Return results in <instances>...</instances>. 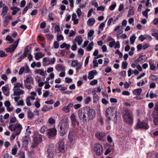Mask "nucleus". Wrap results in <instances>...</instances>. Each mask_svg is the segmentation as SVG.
I'll use <instances>...</instances> for the list:
<instances>
[{
	"mask_svg": "<svg viewBox=\"0 0 158 158\" xmlns=\"http://www.w3.org/2000/svg\"><path fill=\"white\" fill-rule=\"evenodd\" d=\"M16 118L15 117H13L10 120V124H12L15 123L16 122Z\"/></svg>",
	"mask_w": 158,
	"mask_h": 158,
	"instance_id": "62",
	"label": "nucleus"
},
{
	"mask_svg": "<svg viewBox=\"0 0 158 158\" xmlns=\"http://www.w3.org/2000/svg\"><path fill=\"white\" fill-rule=\"evenodd\" d=\"M56 40L58 42L60 41L61 40H64L63 36L62 35H57Z\"/></svg>",
	"mask_w": 158,
	"mask_h": 158,
	"instance_id": "55",
	"label": "nucleus"
},
{
	"mask_svg": "<svg viewBox=\"0 0 158 158\" xmlns=\"http://www.w3.org/2000/svg\"><path fill=\"white\" fill-rule=\"evenodd\" d=\"M94 101V102H97L99 99V97L97 94L93 95Z\"/></svg>",
	"mask_w": 158,
	"mask_h": 158,
	"instance_id": "58",
	"label": "nucleus"
},
{
	"mask_svg": "<svg viewBox=\"0 0 158 158\" xmlns=\"http://www.w3.org/2000/svg\"><path fill=\"white\" fill-rule=\"evenodd\" d=\"M53 109L52 106L48 107L47 106H45L42 108V110L43 111H47L51 110Z\"/></svg>",
	"mask_w": 158,
	"mask_h": 158,
	"instance_id": "37",
	"label": "nucleus"
},
{
	"mask_svg": "<svg viewBox=\"0 0 158 158\" xmlns=\"http://www.w3.org/2000/svg\"><path fill=\"white\" fill-rule=\"evenodd\" d=\"M95 20L94 19H89L87 22V24L89 26H91L95 23Z\"/></svg>",
	"mask_w": 158,
	"mask_h": 158,
	"instance_id": "33",
	"label": "nucleus"
},
{
	"mask_svg": "<svg viewBox=\"0 0 158 158\" xmlns=\"http://www.w3.org/2000/svg\"><path fill=\"white\" fill-rule=\"evenodd\" d=\"M78 61L77 60H74L72 61L71 65L72 67H75L78 64Z\"/></svg>",
	"mask_w": 158,
	"mask_h": 158,
	"instance_id": "46",
	"label": "nucleus"
},
{
	"mask_svg": "<svg viewBox=\"0 0 158 158\" xmlns=\"http://www.w3.org/2000/svg\"><path fill=\"white\" fill-rule=\"evenodd\" d=\"M149 126L147 123H145L143 122H139L138 121L135 128L147 129L149 128Z\"/></svg>",
	"mask_w": 158,
	"mask_h": 158,
	"instance_id": "17",
	"label": "nucleus"
},
{
	"mask_svg": "<svg viewBox=\"0 0 158 158\" xmlns=\"http://www.w3.org/2000/svg\"><path fill=\"white\" fill-rule=\"evenodd\" d=\"M93 42H90L86 48V50L88 51H91L93 49Z\"/></svg>",
	"mask_w": 158,
	"mask_h": 158,
	"instance_id": "40",
	"label": "nucleus"
},
{
	"mask_svg": "<svg viewBox=\"0 0 158 158\" xmlns=\"http://www.w3.org/2000/svg\"><path fill=\"white\" fill-rule=\"evenodd\" d=\"M134 15V10L133 7L130 6V7L128 14L127 15L128 17H130L133 16Z\"/></svg>",
	"mask_w": 158,
	"mask_h": 158,
	"instance_id": "24",
	"label": "nucleus"
},
{
	"mask_svg": "<svg viewBox=\"0 0 158 158\" xmlns=\"http://www.w3.org/2000/svg\"><path fill=\"white\" fill-rule=\"evenodd\" d=\"M23 81L24 86L27 89H30L33 88L31 85L34 84V80L31 75L27 76L26 79Z\"/></svg>",
	"mask_w": 158,
	"mask_h": 158,
	"instance_id": "7",
	"label": "nucleus"
},
{
	"mask_svg": "<svg viewBox=\"0 0 158 158\" xmlns=\"http://www.w3.org/2000/svg\"><path fill=\"white\" fill-rule=\"evenodd\" d=\"M107 20V19H106L104 22H102L100 24L98 27L99 30H101V31H102L103 30V28L105 26V23H106Z\"/></svg>",
	"mask_w": 158,
	"mask_h": 158,
	"instance_id": "45",
	"label": "nucleus"
},
{
	"mask_svg": "<svg viewBox=\"0 0 158 158\" xmlns=\"http://www.w3.org/2000/svg\"><path fill=\"white\" fill-rule=\"evenodd\" d=\"M8 128L11 131H15L10 138V139L12 140L15 139L16 136L20 134L22 129V127L19 123H18L15 124L9 125Z\"/></svg>",
	"mask_w": 158,
	"mask_h": 158,
	"instance_id": "2",
	"label": "nucleus"
},
{
	"mask_svg": "<svg viewBox=\"0 0 158 158\" xmlns=\"http://www.w3.org/2000/svg\"><path fill=\"white\" fill-rule=\"evenodd\" d=\"M146 60V57L145 55H143L139 56L136 60V61L138 62H141L143 61H145Z\"/></svg>",
	"mask_w": 158,
	"mask_h": 158,
	"instance_id": "30",
	"label": "nucleus"
},
{
	"mask_svg": "<svg viewBox=\"0 0 158 158\" xmlns=\"http://www.w3.org/2000/svg\"><path fill=\"white\" fill-rule=\"evenodd\" d=\"M70 118L73 126L75 127L76 126H78L79 125V122L76 116L74 113H73L71 114Z\"/></svg>",
	"mask_w": 158,
	"mask_h": 158,
	"instance_id": "13",
	"label": "nucleus"
},
{
	"mask_svg": "<svg viewBox=\"0 0 158 158\" xmlns=\"http://www.w3.org/2000/svg\"><path fill=\"white\" fill-rule=\"evenodd\" d=\"M35 73L36 74H39L42 76H44L47 74L46 71H44L43 69L42 70L41 69L36 70L35 71Z\"/></svg>",
	"mask_w": 158,
	"mask_h": 158,
	"instance_id": "22",
	"label": "nucleus"
},
{
	"mask_svg": "<svg viewBox=\"0 0 158 158\" xmlns=\"http://www.w3.org/2000/svg\"><path fill=\"white\" fill-rule=\"evenodd\" d=\"M10 9L13 10V12L12 13V15H15L17 14V12L20 10V9L14 6L11 7Z\"/></svg>",
	"mask_w": 158,
	"mask_h": 158,
	"instance_id": "26",
	"label": "nucleus"
},
{
	"mask_svg": "<svg viewBox=\"0 0 158 158\" xmlns=\"http://www.w3.org/2000/svg\"><path fill=\"white\" fill-rule=\"evenodd\" d=\"M75 40L76 41L79 45H81L82 41V39L81 36H77L75 38Z\"/></svg>",
	"mask_w": 158,
	"mask_h": 158,
	"instance_id": "29",
	"label": "nucleus"
},
{
	"mask_svg": "<svg viewBox=\"0 0 158 158\" xmlns=\"http://www.w3.org/2000/svg\"><path fill=\"white\" fill-rule=\"evenodd\" d=\"M123 118L124 122L129 125L133 123V117L132 113L128 109H125L123 112Z\"/></svg>",
	"mask_w": 158,
	"mask_h": 158,
	"instance_id": "4",
	"label": "nucleus"
},
{
	"mask_svg": "<svg viewBox=\"0 0 158 158\" xmlns=\"http://www.w3.org/2000/svg\"><path fill=\"white\" fill-rule=\"evenodd\" d=\"M20 88L22 89L24 88L22 83L17 82L14 84V87L13 89V90L14 91L13 96H18L24 94V91L20 89Z\"/></svg>",
	"mask_w": 158,
	"mask_h": 158,
	"instance_id": "3",
	"label": "nucleus"
},
{
	"mask_svg": "<svg viewBox=\"0 0 158 158\" xmlns=\"http://www.w3.org/2000/svg\"><path fill=\"white\" fill-rule=\"evenodd\" d=\"M153 113L155 115H158V104L156 105V108Z\"/></svg>",
	"mask_w": 158,
	"mask_h": 158,
	"instance_id": "64",
	"label": "nucleus"
},
{
	"mask_svg": "<svg viewBox=\"0 0 158 158\" xmlns=\"http://www.w3.org/2000/svg\"><path fill=\"white\" fill-rule=\"evenodd\" d=\"M85 107L78 110L77 115L79 119L82 122H86L87 118Z\"/></svg>",
	"mask_w": 158,
	"mask_h": 158,
	"instance_id": "6",
	"label": "nucleus"
},
{
	"mask_svg": "<svg viewBox=\"0 0 158 158\" xmlns=\"http://www.w3.org/2000/svg\"><path fill=\"white\" fill-rule=\"evenodd\" d=\"M94 33V31L93 30H91L88 33V39H89V38H90L92 36Z\"/></svg>",
	"mask_w": 158,
	"mask_h": 158,
	"instance_id": "49",
	"label": "nucleus"
},
{
	"mask_svg": "<svg viewBox=\"0 0 158 158\" xmlns=\"http://www.w3.org/2000/svg\"><path fill=\"white\" fill-rule=\"evenodd\" d=\"M86 114L88 115L87 118L89 120H92L95 117L96 112L95 110L91 109L89 107H85Z\"/></svg>",
	"mask_w": 158,
	"mask_h": 158,
	"instance_id": "8",
	"label": "nucleus"
},
{
	"mask_svg": "<svg viewBox=\"0 0 158 158\" xmlns=\"http://www.w3.org/2000/svg\"><path fill=\"white\" fill-rule=\"evenodd\" d=\"M142 91L141 88H138L134 90L133 91V93L135 95H139L140 94Z\"/></svg>",
	"mask_w": 158,
	"mask_h": 158,
	"instance_id": "28",
	"label": "nucleus"
},
{
	"mask_svg": "<svg viewBox=\"0 0 158 158\" xmlns=\"http://www.w3.org/2000/svg\"><path fill=\"white\" fill-rule=\"evenodd\" d=\"M68 138L71 143L73 144L74 143V138L72 132H69L68 135Z\"/></svg>",
	"mask_w": 158,
	"mask_h": 158,
	"instance_id": "23",
	"label": "nucleus"
},
{
	"mask_svg": "<svg viewBox=\"0 0 158 158\" xmlns=\"http://www.w3.org/2000/svg\"><path fill=\"white\" fill-rule=\"evenodd\" d=\"M73 103L69 104L67 106L63 107L62 108V110L66 113H68L70 111V108L73 107Z\"/></svg>",
	"mask_w": 158,
	"mask_h": 158,
	"instance_id": "18",
	"label": "nucleus"
},
{
	"mask_svg": "<svg viewBox=\"0 0 158 158\" xmlns=\"http://www.w3.org/2000/svg\"><path fill=\"white\" fill-rule=\"evenodd\" d=\"M56 59L55 57L53 58L44 57L43 59V66H45L50 65H53L56 62Z\"/></svg>",
	"mask_w": 158,
	"mask_h": 158,
	"instance_id": "9",
	"label": "nucleus"
},
{
	"mask_svg": "<svg viewBox=\"0 0 158 158\" xmlns=\"http://www.w3.org/2000/svg\"><path fill=\"white\" fill-rule=\"evenodd\" d=\"M58 149L59 151L64 152H65L64 139H60L58 141Z\"/></svg>",
	"mask_w": 158,
	"mask_h": 158,
	"instance_id": "14",
	"label": "nucleus"
},
{
	"mask_svg": "<svg viewBox=\"0 0 158 158\" xmlns=\"http://www.w3.org/2000/svg\"><path fill=\"white\" fill-rule=\"evenodd\" d=\"M6 40L7 41H9L10 43H11L14 41V40L9 35H7L6 37Z\"/></svg>",
	"mask_w": 158,
	"mask_h": 158,
	"instance_id": "43",
	"label": "nucleus"
},
{
	"mask_svg": "<svg viewBox=\"0 0 158 158\" xmlns=\"http://www.w3.org/2000/svg\"><path fill=\"white\" fill-rule=\"evenodd\" d=\"M18 148L17 147L15 146L11 150V153L12 155H15L17 154Z\"/></svg>",
	"mask_w": 158,
	"mask_h": 158,
	"instance_id": "41",
	"label": "nucleus"
},
{
	"mask_svg": "<svg viewBox=\"0 0 158 158\" xmlns=\"http://www.w3.org/2000/svg\"><path fill=\"white\" fill-rule=\"evenodd\" d=\"M28 109L29 111L27 114V117L29 119H31L33 118L34 114L29 110V108Z\"/></svg>",
	"mask_w": 158,
	"mask_h": 158,
	"instance_id": "34",
	"label": "nucleus"
},
{
	"mask_svg": "<svg viewBox=\"0 0 158 158\" xmlns=\"http://www.w3.org/2000/svg\"><path fill=\"white\" fill-rule=\"evenodd\" d=\"M111 39L113 41L110 42L109 45V46L111 48H113L115 44V41L114 40L113 38H111Z\"/></svg>",
	"mask_w": 158,
	"mask_h": 158,
	"instance_id": "52",
	"label": "nucleus"
},
{
	"mask_svg": "<svg viewBox=\"0 0 158 158\" xmlns=\"http://www.w3.org/2000/svg\"><path fill=\"white\" fill-rule=\"evenodd\" d=\"M48 129L47 128V126H44L42 127L40 130V132L43 134H44L45 132H46L48 130Z\"/></svg>",
	"mask_w": 158,
	"mask_h": 158,
	"instance_id": "38",
	"label": "nucleus"
},
{
	"mask_svg": "<svg viewBox=\"0 0 158 158\" xmlns=\"http://www.w3.org/2000/svg\"><path fill=\"white\" fill-rule=\"evenodd\" d=\"M19 39L15 41L13 45H10L9 48H6L5 50L7 52H11L14 51L17 46Z\"/></svg>",
	"mask_w": 158,
	"mask_h": 158,
	"instance_id": "15",
	"label": "nucleus"
},
{
	"mask_svg": "<svg viewBox=\"0 0 158 158\" xmlns=\"http://www.w3.org/2000/svg\"><path fill=\"white\" fill-rule=\"evenodd\" d=\"M45 36L48 40L50 41L52 40L54 38V36L53 35L49 34H46Z\"/></svg>",
	"mask_w": 158,
	"mask_h": 158,
	"instance_id": "44",
	"label": "nucleus"
},
{
	"mask_svg": "<svg viewBox=\"0 0 158 158\" xmlns=\"http://www.w3.org/2000/svg\"><path fill=\"white\" fill-rule=\"evenodd\" d=\"M97 72L96 70H92L89 73L88 78L89 80L93 79L94 77V75L97 74Z\"/></svg>",
	"mask_w": 158,
	"mask_h": 158,
	"instance_id": "20",
	"label": "nucleus"
},
{
	"mask_svg": "<svg viewBox=\"0 0 158 158\" xmlns=\"http://www.w3.org/2000/svg\"><path fill=\"white\" fill-rule=\"evenodd\" d=\"M95 136L97 139L101 141H104L106 139V135L105 133L97 132L95 133Z\"/></svg>",
	"mask_w": 158,
	"mask_h": 158,
	"instance_id": "16",
	"label": "nucleus"
},
{
	"mask_svg": "<svg viewBox=\"0 0 158 158\" xmlns=\"http://www.w3.org/2000/svg\"><path fill=\"white\" fill-rule=\"evenodd\" d=\"M70 47V45L69 44H66L65 43H63L62 44L60 45V47L61 48H65L66 49L68 50L69 49Z\"/></svg>",
	"mask_w": 158,
	"mask_h": 158,
	"instance_id": "35",
	"label": "nucleus"
},
{
	"mask_svg": "<svg viewBox=\"0 0 158 158\" xmlns=\"http://www.w3.org/2000/svg\"><path fill=\"white\" fill-rule=\"evenodd\" d=\"M8 8L7 6H5L2 9L1 14L3 15H5L6 13L8 11Z\"/></svg>",
	"mask_w": 158,
	"mask_h": 158,
	"instance_id": "39",
	"label": "nucleus"
},
{
	"mask_svg": "<svg viewBox=\"0 0 158 158\" xmlns=\"http://www.w3.org/2000/svg\"><path fill=\"white\" fill-rule=\"evenodd\" d=\"M33 140L32 147L34 148L36 147L39 143L42 141V139L41 135H38L34 136Z\"/></svg>",
	"mask_w": 158,
	"mask_h": 158,
	"instance_id": "12",
	"label": "nucleus"
},
{
	"mask_svg": "<svg viewBox=\"0 0 158 158\" xmlns=\"http://www.w3.org/2000/svg\"><path fill=\"white\" fill-rule=\"evenodd\" d=\"M44 56V55L42 54L41 53H37L35 54V58L36 60H39L40 58L43 57Z\"/></svg>",
	"mask_w": 158,
	"mask_h": 158,
	"instance_id": "31",
	"label": "nucleus"
},
{
	"mask_svg": "<svg viewBox=\"0 0 158 158\" xmlns=\"http://www.w3.org/2000/svg\"><path fill=\"white\" fill-rule=\"evenodd\" d=\"M32 4L31 3H29L26 7L23 10L25 11L26 12L29 9L31 8L32 7Z\"/></svg>",
	"mask_w": 158,
	"mask_h": 158,
	"instance_id": "48",
	"label": "nucleus"
},
{
	"mask_svg": "<svg viewBox=\"0 0 158 158\" xmlns=\"http://www.w3.org/2000/svg\"><path fill=\"white\" fill-rule=\"evenodd\" d=\"M49 95V92L48 90L44 91L43 94V97L45 98H47Z\"/></svg>",
	"mask_w": 158,
	"mask_h": 158,
	"instance_id": "50",
	"label": "nucleus"
},
{
	"mask_svg": "<svg viewBox=\"0 0 158 158\" xmlns=\"http://www.w3.org/2000/svg\"><path fill=\"white\" fill-rule=\"evenodd\" d=\"M29 139V137L28 136H25L22 139L23 144L26 146L28 143V140Z\"/></svg>",
	"mask_w": 158,
	"mask_h": 158,
	"instance_id": "25",
	"label": "nucleus"
},
{
	"mask_svg": "<svg viewBox=\"0 0 158 158\" xmlns=\"http://www.w3.org/2000/svg\"><path fill=\"white\" fill-rule=\"evenodd\" d=\"M102 147L99 143H96L94 146V150L95 153L98 156L101 155L102 152Z\"/></svg>",
	"mask_w": 158,
	"mask_h": 158,
	"instance_id": "11",
	"label": "nucleus"
},
{
	"mask_svg": "<svg viewBox=\"0 0 158 158\" xmlns=\"http://www.w3.org/2000/svg\"><path fill=\"white\" fill-rule=\"evenodd\" d=\"M114 45V48L115 49L119 48H120V43L119 41H117L116 42H115Z\"/></svg>",
	"mask_w": 158,
	"mask_h": 158,
	"instance_id": "61",
	"label": "nucleus"
},
{
	"mask_svg": "<svg viewBox=\"0 0 158 158\" xmlns=\"http://www.w3.org/2000/svg\"><path fill=\"white\" fill-rule=\"evenodd\" d=\"M106 116L107 117V122L109 123V121L111 120V117L114 116L117 118V115H116V110L113 107H109L108 108L106 111Z\"/></svg>",
	"mask_w": 158,
	"mask_h": 158,
	"instance_id": "5",
	"label": "nucleus"
},
{
	"mask_svg": "<svg viewBox=\"0 0 158 158\" xmlns=\"http://www.w3.org/2000/svg\"><path fill=\"white\" fill-rule=\"evenodd\" d=\"M56 70L58 71H62L65 70V67L61 64H58L56 65L55 67Z\"/></svg>",
	"mask_w": 158,
	"mask_h": 158,
	"instance_id": "21",
	"label": "nucleus"
},
{
	"mask_svg": "<svg viewBox=\"0 0 158 158\" xmlns=\"http://www.w3.org/2000/svg\"><path fill=\"white\" fill-rule=\"evenodd\" d=\"M109 60L108 58H105L104 59V62L103 64V66H106L109 63Z\"/></svg>",
	"mask_w": 158,
	"mask_h": 158,
	"instance_id": "57",
	"label": "nucleus"
},
{
	"mask_svg": "<svg viewBox=\"0 0 158 158\" xmlns=\"http://www.w3.org/2000/svg\"><path fill=\"white\" fill-rule=\"evenodd\" d=\"M29 52V51L27 48V47L25 48L24 50V52H23V55H24V56L26 57L27 54H28V52Z\"/></svg>",
	"mask_w": 158,
	"mask_h": 158,
	"instance_id": "56",
	"label": "nucleus"
},
{
	"mask_svg": "<svg viewBox=\"0 0 158 158\" xmlns=\"http://www.w3.org/2000/svg\"><path fill=\"white\" fill-rule=\"evenodd\" d=\"M69 120L67 118L63 119L60 121L58 127L60 136H63L66 133L69 127Z\"/></svg>",
	"mask_w": 158,
	"mask_h": 158,
	"instance_id": "1",
	"label": "nucleus"
},
{
	"mask_svg": "<svg viewBox=\"0 0 158 158\" xmlns=\"http://www.w3.org/2000/svg\"><path fill=\"white\" fill-rule=\"evenodd\" d=\"M12 19V17L11 16H6L3 21V26L5 27L7 26L10 23V20Z\"/></svg>",
	"mask_w": 158,
	"mask_h": 158,
	"instance_id": "19",
	"label": "nucleus"
},
{
	"mask_svg": "<svg viewBox=\"0 0 158 158\" xmlns=\"http://www.w3.org/2000/svg\"><path fill=\"white\" fill-rule=\"evenodd\" d=\"M52 151H54V145L53 143H50L49 144L48 149H50Z\"/></svg>",
	"mask_w": 158,
	"mask_h": 158,
	"instance_id": "60",
	"label": "nucleus"
},
{
	"mask_svg": "<svg viewBox=\"0 0 158 158\" xmlns=\"http://www.w3.org/2000/svg\"><path fill=\"white\" fill-rule=\"evenodd\" d=\"M48 156V158H52L53 156L54 153V151H52L50 149H48L47 151Z\"/></svg>",
	"mask_w": 158,
	"mask_h": 158,
	"instance_id": "32",
	"label": "nucleus"
},
{
	"mask_svg": "<svg viewBox=\"0 0 158 158\" xmlns=\"http://www.w3.org/2000/svg\"><path fill=\"white\" fill-rule=\"evenodd\" d=\"M48 122L50 124L52 125L55 123V121L54 119L50 118L48 119Z\"/></svg>",
	"mask_w": 158,
	"mask_h": 158,
	"instance_id": "53",
	"label": "nucleus"
},
{
	"mask_svg": "<svg viewBox=\"0 0 158 158\" xmlns=\"http://www.w3.org/2000/svg\"><path fill=\"white\" fill-rule=\"evenodd\" d=\"M40 100L39 99H37V101L35 102V107L37 108H39L40 106V104L39 103Z\"/></svg>",
	"mask_w": 158,
	"mask_h": 158,
	"instance_id": "59",
	"label": "nucleus"
},
{
	"mask_svg": "<svg viewBox=\"0 0 158 158\" xmlns=\"http://www.w3.org/2000/svg\"><path fill=\"white\" fill-rule=\"evenodd\" d=\"M23 67L24 70V72H25V73H28L30 72V70L28 66L27 65H25L23 66Z\"/></svg>",
	"mask_w": 158,
	"mask_h": 158,
	"instance_id": "47",
	"label": "nucleus"
},
{
	"mask_svg": "<svg viewBox=\"0 0 158 158\" xmlns=\"http://www.w3.org/2000/svg\"><path fill=\"white\" fill-rule=\"evenodd\" d=\"M150 79L153 81H156L158 79V77L157 76L152 75L149 77Z\"/></svg>",
	"mask_w": 158,
	"mask_h": 158,
	"instance_id": "54",
	"label": "nucleus"
},
{
	"mask_svg": "<svg viewBox=\"0 0 158 158\" xmlns=\"http://www.w3.org/2000/svg\"><path fill=\"white\" fill-rule=\"evenodd\" d=\"M136 38V37L135 36V34L130 38V43L131 44H134Z\"/></svg>",
	"mask_w": 158,
	"mask_h": 158,
	"instance_id": "42",
	"label": "nucleus"
},
{
	"mask_svg": "<svg viewBox=\"0 0 158 158\" xmlns=\"http://www.w3.org/2000/svg\"><path fill=\"white\" fill-rule=\"evenodd\" d=\"M149 63L150 69L152 70H154L156 67L155 64L154 63V61L152 60H149Z\"/></svg>",
	"mask_w": 158,
	"mask_h": 158,
	"instance_id": "27",
	"label": "nucleus"
},
{
	"mask_svg": "<svg viewBox=\"0 0 158 158\" xmlns=\"http://www.w3.org/2000/svg\"><path fill=\"white\" fill-rule=\"evenodd\" d=\"M127 65V62H123L122 64V68L123 69H126Z\"/></svg>",
	"mask_w": 158,
	"mask_h": 158,
	"instance_id": "63",
	"label": "nucleus"
},
{
	"mask_svg": "<svg viewBox=\"0 0 158 158\" xmlns=\"http://www.w3.org/2000/svg\"><path fill=\"white\" fill-rule=\"evenodd\" d=\"M153 122L154 124L156 125L158 124V115H155L153 113Z\"/></svg>",
	"mask_w": 158,
	"mask_h": 158,
	"instance_id": "36",
	"label": "nucleus"
},
{
	"mask_svg": "<svg viewBox=\"0 0 158 158\" xmlns=\"http://www.w3.org/2000/svg\"><path fill=\"white\" fill-rule=\"evenodd\" d=\"M157 96V95L154 94L153 91H151L150 93L149 97L150 98L152 99Z\"/></svg>",
	"mask_w": 158,
	"mask_h": 158,
	"instance_id": "51",
	"label": "nucleus"
},
{
	"mask_svg": "<svg viewBox=\"0 0 158 158\" xmlns=\"http://www.w3.org/2000/svg\"><path fill=\"white\" fill-rule=\"evenodd\" d=\"M57 131L56 128H53L49 129L46 132V134L48 138L51 139L56 135Z\"/></svg>",
	"mask_w": 158,
	"mask_h": 158,
	"instance_id": "10",
	"label": "nucleus"
}]
</instances>
